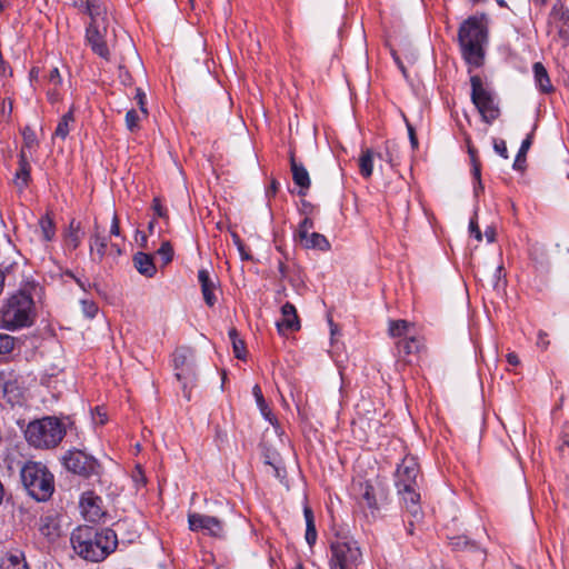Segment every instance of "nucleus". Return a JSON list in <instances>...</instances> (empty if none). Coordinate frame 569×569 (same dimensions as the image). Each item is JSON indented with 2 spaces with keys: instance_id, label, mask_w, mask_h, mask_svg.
<instances>
[{
  "instance_id": "nucleus-1",
  "label": "nucleus",
  "mask_w": 569,
  "mask_h": 569,
  "mask_svg": "<svg viewBox=\"0 0 569 569\" xmlns=\"http://www.w3.org/2000/svg\"><path fill=\"white\" fill-rule=\"evenodd\" d=\"M70 542L79 557L98 562L117 549L118 538L117 533L109 528L79 526L71 532Z\"/></svg>"
},
{
  "instance_id": "nucleus-2",
  "label": "nucleus",
  "mask_w": 569,
  "mask_h": 569,
  "mask_svg": "<svg viewBox=\"0 0 569 569\" xmlns=\"http://www.w3.org/2000/svg\"><path fill=\"white\" fill-rule=\"evenodd\" d=\"M34 318L33 298L26 291H18L11 295L0 309V328L14 331L30 327Z\"/></svg>"
},
{
  "instance_id": "nucleus-3",
  "label": "nucleus",
  "mask_w": 569,
  "mask_h": 569,
  "mask_svg": "<svg viewBox=\"0 0 569 569\" xmlns=\"http://www.w3.org/2000/svg\"><path fill=\"white\" fill-rule=\"evenodd\" d=\"M420 473L419 465L416 458L406 456L398 465L395 473V485L402 501L415 517L420 511V492L418 476Z\"/></svg>"
},
{
  "instance_id": "nucleus-4",
  "label": "nucleus",
  "mask_w": 569,
  "mask_h": 569,
  "mask_svg": "<svg viewBox=\"0 0 569 569\" xmlns=\"http://www.w3.org/2000/svg\"><path fill=\"white\" fill-rule=\"evenodd\" d=\"M461 53L466 62L475 68L483 63V43L487 39V31L481 21L476 17L465 20L458 31Z\"/></svg>"
},
{
  "instance_id": "nucleus-5",
  "label": "nucleus",
  "mask_w": 569,
  "mask_h": 569,
  "mask_svg": "<svg viewBox=\"0 0 569 569\" xmlns=\"http://www.w3.org/2000/svg\"><path fill=\"white\" fill-rule=\"evenodd\" d=\"M20 477L28 493L39 502L49 500L54 492V477L41 462L24 463Z\"/></svg>"
},
{
  "instance_id": "nucleus-6",
  "label": "nucleus",
  "mask_w": 569,
  "mask_h": 569,
  "mask_svg": "<svg viewBox=\"0 0 569 569\" xmlns=\"http://www.w3.org/2000/svg\"><path fill=\"white\" fill-rule=\"evenodd\" d=\"M28 443L38 449L56 448L66 436V428L60 419L44 417L27 426L24 431Z\"/></svg>"
},
{
  "instance_id": "nucleus-7",
  "label": "nucleus",
  "mask_w": 569,
  "mask_h": 569,
  "mask_svg": "<svg viewBox=\"0 0 569 569\" xmlns=\"http://www.w3.org/2000/svg\"><path fill=\"white\" fill-rule=\"evenodd\" d=\"M330 569H358L362 562V553L351 537L336 536L330 543Z\"/></svg>"
},
{
  "instance_id": "nucleus-8",
  "label": "nucleus",
  "mask_w": 569,
  "mask_h": 569,
  "mask_svg": "<svg viewBox=\"0 0 569 569\" xmlns=\"http://www.w3.org/2000/svg\"><path fill=\"white\" fill-rule=\"evenodd\" d=\"M470 84L472 103L477 107L482 120L488 124L492 123L500 114L493 92L477 74L471 76Z\"/></svg>"
},
{
  "instance_id": "nucleus-9",
  "label": "nucleus",
  "mask_w": 569,
  "mask_h": 569,
  "mask_svg": "<svg viewBox=\"0 0 569 569\" xmlns=\"http://www.w3.org/2000/svg\"><path fill=\"white\" fill-rule=\"evenodd\" d=\"M174 376L186 390L196 380L193 355L188 348H179L172 355Z\"/></svg>"
},
{
  "instance_id": "nucleus-10",
  "label": "nucleus",
  "mask_w": 569,
  "mask_h": 569,
  "mask_svg": "<svg viewBox=\"0 0 569 569\" xmlns=\"http://www.w3.org/2000/svg\"><path fill=\"white\" fill-rule=\"evenodd\" d=\"M66 468L79 476L89 478L99 473L100 465L91 456L81 450L70 451L63 459Z\"/></svg>"
},
{
  "instance_id": "nucleus-11",
  "label": "nucleus",
  "mask_w": 569,
  "mask_h": 569,
  "mask_svg": "<svg viewBox=\"0 0 569 569\" xmlns=\"http://www.w3.org/2000/svg\"><path fill=\"white\" fill-rule=\"evenodd\" d=\"M108 33V21L90 22L86 29V41L93 53L106 61L110 60V50L106 37Z\"/></svg>"
},
{
  "instance_id": "nucleus-12",
  "label": "nucleus",
  "mask_w": 569,
  "mask_h": 569,
  "mask_svg": "<svg viewBox=\"0 0 569 569\" xmlns=\"http://www.w3.org/2000/svg\"><path fill=\"white\" fill-rule=\"evenodd\" d=\"M80 510L83 518L89 522H99L106 517L102 498L93 491H86L80 498Z\"/></svg>"
},
{
  "instance_id": "nucleus-13",
  "label": "nucleus",
  "mask_w": 569,
  "mask_h": 569,
  "mask_svg": "<svg viewBox=\"0 0 569 569\" xmlns=\"http://www.w3.org/2000/svg\"><path fill=\"white\" fill-rule=\"evenodd\" d=\"M188 523L191 531H203L212 537H222L223 526L216 517L193 512L188 516Z\"/></svg>"
},
{
  "instance_id": "nucleus-14",
  "label": "nucleus",
  "mask_w": 569,
  "mask_h": 569,
  "mask_svg": "<svg viewBox=\"0 0 569 569\" xmlns=\"http://www.w3.org/2000/svg\"><path fill=\"white\" fill-rule=\"evenodd\" d=\"M290 169L292 173V180L295 184L299 187L298 194L305 197L311 186V180L306 167L302 163L296 161L295 154L292 152L290 154Z\"/></svg>"
},
{
  "instance_id": "nucleus-15",
  "label": "nucleus",
  "mask_w": 569,
  "mask_h": 569,
  "mask_svg": "<svg viewBox=\"0 0 569 569\" xmlns=\"http://www.w3.org/2000/svg\"><path fill=\"white\" fill-rule=\"evenodd\" d=\"M281 321L277 322L278 331L280 333H283L284 330L298 331L300 329V321L297 315V310L292 303L286 302L281 308Z\"/></svg>"
},
{
  "instance_id": "nucleus-16",
  "label": "nucleus",
  "mask_w": 569,
  "mask_h": 569,
  "mask_svg": "<svg viewBox=\"0 0 569 569\" xmlns=\"http://www.w3.org/2000/svg\"><path fill=\"white\" fill-rule=\"evenodd\" d=\"M90 254L92 260L101 262L108 254V239L101 234L100 227L94 223V231L90 239Z\"/></svg>"
},
{
  "instance_id": "nucleus-17",
  "label": "nucleus",
  "mask_w": 569,
  "mask_h": 569,
  "mask_svg": "<svg viewBox=\"0 0 569 569\" xmlns=\"http://www.w3.org/2000/svg\"><path fill=\"white\" fill-rule=\"evenodd\" d=\"M198 280L201 286V292L204 299V302L212 307L217 302V298L214 296L216 290V281L210 276V272L207 269H200L198 271Z\"/></svg>"
},
{
  "instance_id": "nucleus-18",
  "label": "nucleus",
  "mask_w": 569,
  "mask_h": 569,
  "mask_svg": "<svg viewBox=\"0 0 569 569\" xmlns=\"http://www.w3.org/2000/svg\"><path fill=\"white\" fill-rule=\"evenodd\" d=\"M38 529L49 541H54L60 537V523L54 515L41 516Z\"/></svg>"
},
{
  "instance_id": "nucleus-19",
  "label": "nucleus",
  "mask_w": 569,
  "mask_h": 569,
  "mask_svg": "<svg viewBox=\"0 0 569 569\" xmlns=\"http://www.w3.org/2000/svg\"><path fill=\"white\" fill-rule=\"evenodd\" d=\"M360 488V499L359 505L362 508H366L370 511L372 516H375L376 511H378V503L375 495L373 486L369 482L359 483Z\"/></svg>"
},
{
  "instance_id": "nucleus-20",
  "label": "nucleus",
  "mask_w": 569,
  "mask_h": 569,
  "mask_svg": "<svg viewBox=\"0 0 569 569\" xmlns=\"http://www.w3.org/2000/svg\"><path fill=\"white\" fill-rule=\"evenodd\" d=\"M532 70L538 89L543 93L552 92L553 87L543 64L541 62H536L533 63Z\"/></svg>"
},
{
  "instance_id": "nucleus-21",
  "label": "nucleus",
  "mask_w": 569,
  "mask_h": 569,
  "mask_svg": "<svg viewBox=\"0 0 569 569\" xmlns=\"http://www.w3.org/2000/svg\"><path fill=\"white\" fill-rule=\"evenodd\" d=\"M134 267L139 271V273L151 278L157 272L156 266L153 263V259L150 254L138 252L133 257Z\"/></svg>"
},
{
  "instance_id": "nucleus-22",
  "label": "nucleus",
  "mask_w": 569,
  "mask_h": 569,
  "mask_svg": "<svg viewBox=\"0 0 569 569\" xmlns=\"http://www.w3.org/2000/svg\"><path fill=\"white\" fill-rule=\"evenodd\" d=\"M30 179V164L27 161V158L21 151L19 159V168L14 174V183L18 188L22 189L27 187Z\"/></svg>"
},
{
  "instance_id": "nucleus-23",
  "label": "nucleus",
  "mask_w": 569,
  "mask_h": 569,
  "mask_svg": "<svg viewBox=\"0 0 569 569\" xmlns=\"http://www.w3.org/2000/svg\"><path fill=\"white\" fill-rule=\"evenodd\" d=\"M87 11L90 16V22L108 21L106 7L100 0H87Z\"/></svg>"
},
{
  "instance_id": "nucleus-24",
  "label": "nucleus",
  "mask_w": 569,
  "mask_h": 569,
  "mask_svg": "<svg viewBox=\"0 0 569 569\" xmlns=\"http://www.w3.org/2000/svg\"><path fill=\"white\" fill-rule=\"evenodd\" d=\"M421 347L420 341L415 338H407L397 342V350L400 357H409L419 352Z\"/></svg>"
},
{
  "instance_id": "nucleus-25",
  "label": "nucleus",
  "mask_w": 569,
  "mask_h": 569,
  "mask_svg": "<svg viewBox=\"0 0 569 569\" xmlns=\"http://www.w3.org/2000/svg\"><path fill=\"white\" fill-rule=\"evenodd\" d=\"M73 122H74L73 111L69 110L59 120L53 136L57 138H60L61 140H64L68 137Z\"/></svg>"
},
{
  "instance_id": "nucleus-26",
  "label": "nucleus",
  "mask_w": 569,
  "mask_h": 569,
  "mask_svg": "<svg viewBox=\"0 0 569 569\" xmlns=\"http://www.w3.org/2000/svg\"><path fill=\"white\" fill-rule=\"evenodd\" d=\"M301 244L307 249L327 250L330 244L323 234L311 232L308 238L301 241Z\"/></svg>"
},
{
  "instance_id": "nucleus-27",
  "label": "nucleus",
  "mask_w": 569,
  "mask_h": 569,
  "mask_svg": "<svg viewBox=\"0 0 569 569\" xmlns=\"http://www.w3.org/2000/svg\"><path fill=\"white\" fill-rule=\"evenodd\" d=\"M82 241V233L80 231V224L76 223L74 221L70 222L69 231L66 234V246L71 249L76 250Z\"/></svg>"
},
{
  "instance_id": "nucleus-28",
  "label": "nucleus",
  "mask_w": 569,
  "mask_h": 569,
  "mask_svg": "<svg viewBox=\"0 0 569 569\" xmlns=\"http://www.w3.org/2000/svg\"><path fill=\"white\" fill-rule=\"evenodd\" d=\"M148 116H142L141 110L130 109L126 113V128L131 132L136 133L141 129V121Z\"/></svg>"
},
{
  "instance_id": "nucleus-29",
  "label": "nucleus",
  "mask_w": 569,
  "mask_h": 569,
  "mask_svg": "<svg viewBox=\"0 0 569 569\" xmlns=\"http://www.w3.org/2000/svg\"><path fill=\"white\" fill-rule=\"evenodd\" d=\"M359 169L363 178H370L373 170V153L370 149L362 151L359 158Z\"/></svg>"
},
{
  "instance_id": "nucleus-30",
  "label": "nucleus",
  "mask_w": 569,
  "mask_h": 569,
  "mask_svg": "<svg viewBox=\"0 0 569 569\" xmlns=\"http://www.w3.org/2000/svg\"><path fill=\"white\" fill-rule=\"evenodd\" d=\"M39 227L41 230V237L44 241H51L56 234V227L53 220L48 216H43L39 220Z\"/></svg>"
},
{
  "instance_id": "nucleus-31",
  "label": "nucleus",
  "mask_w": 569,
  "mask_h": 569,
  "mask_svg": "<svg viewBox=\"0 0 569 569\" xmlns=\"http://www.w3.org/2000/svg\"><path fill=\"white\" fill-rule=\"evenodd\" d=\"M1 569H29L21 553H12L2 560Z\"/></svg>"
},
{
  "instance_id": "nucleus-32",
  "label": "nucleus",
  "mask_w": 569,
  "mask_h": 569,
  "mask_svg": "<svg viewBox=\"0 0 569 569\" xmlns=\"http://www.w3.org/2000/svg\"><path fill=\"white\" fill-rule=\"evenodd\" d=\"M229 338L231 340V343H232V348H233V353L236 356V358L238 359H244L246 358V346H244V342L243 340H241L239 338V335H238V331L236 328H231L229 330Z\"/></svg>"
},
{
  "instance_id": "nucleus-33",
  "label": "nucleus",
  "mask_w": 569,
  "mask_h": 569,
  "mask_svg": "<svg viewBox=\"0 0 569 569\" xmlns=\"http://www.w3.org/2000/svg\"><path fill=\"white\" fill-rule=\"evenodd\" d=\"M412 323L407 320H393L389 323V335L393 338L406 336Z\"/></svg>"
},
{
  "instance_id": "nucleus-34",
  "label": "nucleus",
  "mask_w": 569,
  "mask_h": 569,
  "mask_svg": "<svg viewBox=\"0 0 569 569\" xmlns=\"http://www.w3.org/2000/svg\"><path fill=\"white\" fill-rule=\"evenodd\" d=\"M16 347V338L7 333H0V357L10 355Z\"/></svg>"
},
{
  "instance_id": "nucleus-35",
  "label": "nucleus",
  "mask_w": 569,
  "mask_h": 569,
  "mask_svg": "<svg viewBox=\"0 0 569 569\" xmlns=\"http://www.w3.org/2000/svg\"><path fill=\"white\" fill-rule=\"evenodd\" d=\"M531 144H532V133L528 134L526 137V139H523V141L520 146V149L517 153L515 163H513L515 168H519L520 163L526 161V154H527L528 150L530 149Z\"/></svg>"
},
{
  "instance_id": "nucleus-36",
  "label": "nucleus",
  "mask_w": 569,
  "mask_h": 569,
  "mask_svg": "<svg viewBox=\"0 0 569 569\" xmlns=\"http://www.w3.org/2000/svg\"><path fill=\"white\" fill-rule=\"evenodd\" d=\"M157 253L161 258L163 264L170 263L173 259V248L169 241H163Z\"/></svg>"
},
{
  "instance_id": "nucleus-37",
  "label": "nucleus",
  "mask_w": 569,
  "mask_h": 569,
  "mask_svg": "<svg viewBox=\"0 0 569 569\" xmlns=\"http://www.w3.org/2000/svg\"><path fill=\"white\" fill-rule=\"evenodd\" d=\"M313 228V221L306 217L299 224V228L297 230V237L299 239V241L301 242L302 240H305L306 238H308V236L310 234V230Z\"/></svg>"
},
{
  "instance_id": "nucleus-38",
  "label": "nucleus",
  "mask_w": 569,
  "mask_h": 569,
  "mask_svg": "<svg viewBox=\"0 0 569 569\" xmlns=\"http://www.w3.org/2000/svg\"><path fill=\"white\" fill-rule=\"evenodd\" d=\"M81 309L89 319L94 318L99 310L97 303L92 300H81Z\"/></svg>"
},
{
  "instance_id": "nucleus-39",
  "label": "nucleus",
  "mask_w": 569,
  "mask_h": 569,
  "mask_svg": "<svg viewBox=\"0 0 569 569\" xmlns=\"http://www.w3.org/2000/svg\"><path fill=\"white\" fill-rule=\"evenodd\" d=\"M23 141L27 148L32 149L34 146H37V137L32 129L29 127L24 128L22 131Z\"/></svg>"
},
{
  "instance_id": "nucleus-40",
  "label": "nucleus",
  "mask_w": 569,
  "mask_h": 569,
  "mask_svg": "<svg viewBox=\"0 0 569 569\" xmlns=\"http://www.w3.org/2000/svg\"><path fill=\"white\" fill-rule=\"evenodd\" d=\"M252 393L254 396L258 407L260 408L262 413H266L267 405L259 385H254V387L252 388Z\"/></svg>"
},
{
  "instance_id": "nucleus-41",
  "label": "nucleus",
  "mask_w": 569,
  "mask_h": 569,
  "mask_svg": "<svg viewBox=\"0 0 569 569\" xmlns=\"http://www.w3.org/2000/svg\"><path fill=\"white\" fill-rule=\"evenodd\" d=\"M317 540V530L315 523L306 525V541L310 547L316 543Z\"/></svg>"
},
{
  "instance_id": "nucleus-42",
  "label": "nucleus",
  "mask_w": 569,
  "mask_h": 569,
  "mask_svg": "<svg viewBox=\"0 0 569 569\" xmlns=\"http://www.w3.org/2000/svg\"><path fill=\"white\" fill-rule=\"evenodd\" d=\"M152 209L154 210L157 217L167 219L168 218V211L162 206L161 200L159 198H153L152 200Z\"/></svg>"
},
{
  "instance_id": "nucleus-43",
  "label": "nucleus",
  "mask_w": 569,
  "mask_h": 569,
  "mask_svg": "<svg viewBox=\"0 0 569 569\" xmlns=\"http://www.w3.org/2000/svg\"><path fill=\"white\" fill-rule=\"evenodd\" d=\"M48 79H49V82L54 88L61 86V83H62V77H61L60 71H59V69L57 67L52 68L49 71Z\"/></svg>"
},
{
  "instance_id": "nucleus-44",
  "label": "nucleus",
  "mask_w": 569,
  "mask_h": 569,
  "mask_svg": "<svg viewBox=\"0 0 569 569\" xmlns=\"http://www.w3.org/2000/svg\"><path fill=\"white\" fill-rule=\"evenodd\" d=\"M136 100L139 106V110H141L142 116H148V110L146 107V94L140 88H137Z\"/></svg>"
},
{
  "instance_id": "nucleus-45",
  "label": "nucleus",
  "mask_w": 569,
  "mask_h": 569,
  "mask_svg": "<svg viewBox=\"0 0 569 569\" xmlns=\"http://www.w3.org/2000/svg\"><path fill=\"white\" fill-rule=\"evenodd\" d=\"M537 347L541 350H547L550 346V340L548 339V333L543 330L538 331V338H537Z\"/></svg>"
},
{
  "instance_id": "nucleus-46",
  "label": "nucleus",
  "mask_w": 569,
  "mask_h": 569,
  "mask_svg": "<svg viewBox=\"0 0 569 569\" xmlns=\"http://www.w3.org/2000/svg\"><path fill=\"white\" fill-rule=\"evenodd\" d=\"M495 151L505 159H508V149L505 140H495Z\"/></svg>"
},
{
  "instance_id": "nucleus-47",
  "label": "nucleus",
  "mask_w": 569,
  "mask_h": 569,
  "mask_svg": "<svg viewBox=\"0 0 569 569\" xmlns=\"http://www.w3.org/2000/svg\"><path fill=\"white\" fill-rule=\"evenodd\" d=\"M469 232L478 241L482 240V233L479 229L478 222L476 219H471L469 222Z\"/></svg>"
},
{
  "instance_id": "nucleus-48",
  "label": "nucleus",
  "mask_w": 569,
  "mask_h": 569,
  "mask_svg": "<svg viewBox=\"0 0 569 569\" xmlns=\"http://www.w3.org/2000/svg\"><path fill=\"white\" fill-rule=\"evenodd\" d=\"M110 236H113L117 238L121 236L120 220L116 212L113 213L112 221H111Z\"/></svg>"
},
{
  "instance_id": "nucleus-49",
  "label": "nucleus",
  "mask_w": 569,
  "mask_h": 569,
  "mask_svg": "<svg viewBox=\"0 0 569 569\" xmlns=\"http://www.w3.org/2000/svg\"><path fill=\"white\" fill-rule=\"evenodd\" d=\"M405 120H406V126H407L410 143H411L412 148H417L418 147V139H417V136H416L415 128L412 127V124L407 119H405Z\"/></svg>"
},
{
  "instance_id": "nucleus-50",
  "label": "nucleus",
  "mask_w": 569,
  "mask_h": 569,
  "mask_svg": "<svg viewBox=\"0 0 569 569\" xmlns=\"http://www.w3.org/2000/svg\"><path fill=\"white\" fill-rule=\"evenodd\" d=\"M93 420L94 422L100 425H103L107 421L106 413L99 407L96 408V411L93 413Z\"/></svg>"
},
{
  "instance_id": "nucleus-51",
  "label": "nucleus",
  "mask_w": 569,
  "mask_h": 569,
  "mask_svg": "<svg viewBox=\"0 0 569 569\" xmlns=\"http://www.w3.org/2000/svg\"><path fill=\"white\" fill-rule=\"evenodd\" d=\"M303 516L306 519V525L315 523L313 512L310 507H308V506L305 507Z\"/></svg>"
},
{
  "instance_id": "nucleus-52",
  "label": "nucleus",
  "mask_w": 569,
  "mask_h": 569,
  "mask_svg": "<svg viewBox=\"0 0 569 569\" xmlns=\"http://www.w3.org/2000/svg\"><path fill=\"white\" fill-rule=\"evenodd\" d=\"M108 253L113 256L114 258L121 256L122 250H121V247L119 246V243H117V242L111 243L110 250Z\"/></svg>"
},
{
  "instance_id": "nucleus-53",
  "label": "nucleus",
  "mask_w": 569,
  "mask_h": 569,
  "mask_svg": "<svg viewBox=\"0 0 569 569\" xmlns=\"http://www.w3.org/2000/svg\"><path fill=\"white\" fill-rule=\"evenodd\" d=\"M11 112H12V101L8 100V106H7L6 100H3V103H2V114L7 116L9 118Z\"/></svg>"
},
{
  "instance_id": "nucleus-54",
  "label": "nucleus",
  "mask_w": 569,
  "mask_h": 569,
  "mask_svg": "<svg viewBox=\"0 0 569 569\" xmlns=\"http://www.w3.org/2000/svg\"><path fill=\"white\" fill-rule=\"evenodd\" d=\"M567 428L569 429V426H565V428L561 432L560 439H561V445L569 448V431L566 430Z\"/></svg>"
},
{
  "instance_id": "nucleus-55",
  "label": "nucleus",
  "mask_w": 569,
  "mask_h": 569,
  "mask_svg": "<svg viewBox=\"0 0 569 569\" xmlns=\"http://www.w3.org/2000/svg\"><path fill=\"white\" fill-rule=\"evenodd\" d=\"M507 361L509 365H512V366H518L520 363V360L515 352H510L507 355Z\"/></svg>"
},
{
  "instance_id": "nucleus-56",
  "label": "nucleus",
  "mask_w": 569,
  "mask_h": 569,
  "mask_svg": "<svg viewBox=\"0 0 569 569\" xmlns=\"http://www.w3.org/2000/svg\"><path fill=\"white\" fill-rule=\"evenodd\" d=\"M466 141H467V144H468V152H469V154L471 157L472 163H475V162H477V160H476V150L471 146L470 138H467Z\"/></svg>"
},
{
  "instance_id": "nucleus-57",
  "label": "nucleus",
  "mask_w": 569,
  "mask_h": 569,
  "mask_svg": "<svg viewBox=\"0 0 569 569\" xmlns=\"http://www.w3.org/2000/svg\"><path fill=\"white\" fill-rule=\"evenodd\" d=\"M473 177L478 180V183H479V187H481V182H480V166L479 163L475 162L473 163Z\"/></svg>"
},
{
  "instance_id": "nucleus-58",
  "label": "nucleus",
  "mask_w": 569,
  "mask_h": 569,
  "mask_svg": "<svg viewBox=\"0 0 569 569\" xmlns=\"http://www.w3.org/2000/svg\"><path fill=\"white\" fill-rule=\"evenodd\" d=\"M485 236H486L488 242H493L495 241V237H496V232H495L493 229L489 228V229L486 230Z\"/></svg>"
},
{
  "instance_id": "nucleus-59",
  "label": "nucleus",
  "mask_w": 569,
  "mask_h": 569,
  "mask_svg": "<svg viewBox=\"0 0 569 569\" xmlns=\"http://www.w3.org/2000/svg\"><path fill=\"white\" fill-rule=\"evenodd\" d=\"M239 253L242 260H252V256L250 254L246 247L242 248V251H239Z\"/></svg>"
},
{
  "instance_id": "nucleus-60",
  "label": "nucleus",
  "mask_w": 569,
  "mask_h": 569,
  "mask_svg": "<svg viewBox=\"0 0 569 569\" xmlns=\"http://www.w3.org/2000/svg\"><path fill=\"white\" fill-rule=\"evenodd\" d=\"M467 543L468 541L462 537H458L452 541V545L456 547H460L461 545L466 546Z\"/></svg>"
},
{
  "instance_id": "nucleus-61",
  "label": "nucleus",
  "mask_w": 569,
  "mask_h": 569,
  "mask_svg": "<svg viewBox=\"0 0 569 569\" xmlns=\"http://www.w3.org/2000/svg\"><path fill=\"white\" fill-rule=\"evenodd\" d=\"M278 269H279V272L282 277H286V266L283 262H279V266H278Z\"/></svg>"
},
{
  "instance_id": "nucleus-62",
  "label": "nucleus",
  "mask_w": 569,
  "mask_h": 569,
  "mask_svg": "<svg viewBox=\"0 0 569 569\" xmlns=\"http://www.w3.org/2000/svg\"><path fill=\"white\" fill-rule=\"evenodd\" d=\"M4 273L3 271L0 269V293L2 292L3 290V286H4Z\"/></svg>"
},
{
  "instance_id": "nucleus-63",
  "label": "nucleus",
  "mask_w": 569,
  "mask_h": 569,
  "mask_svg": "<svg viewBox=\"0 0 569 569\" xmlns=\"http://www.w3.org/2000/svg\"><path fill=\"white\" fill-rule=\"evenodd\" d=\"M231 237H232V240H233L234 244H240V242L242 241V240L240 239L239 234H238V233H236V232H232V233H231Z\"/></svg>"
},
{
  "instance_id": "nucleus-64",
  "label": "nucleus",
  "mask_w": 569,
  "mask_h": 569,
  "mask_svg": "<svg viewBox=\"0 0 569 569\" xmlns=\"http://www.w3.org/2000/svg\"><path fill=\"white\" fill-rule=\"evenodd\" d=\"M386 149H387V161L390 162L392 166L395 164L393 163V159L391 157V154L389 153V143L387 142V146H386Z\"/></svg>"
}]
</instances>
